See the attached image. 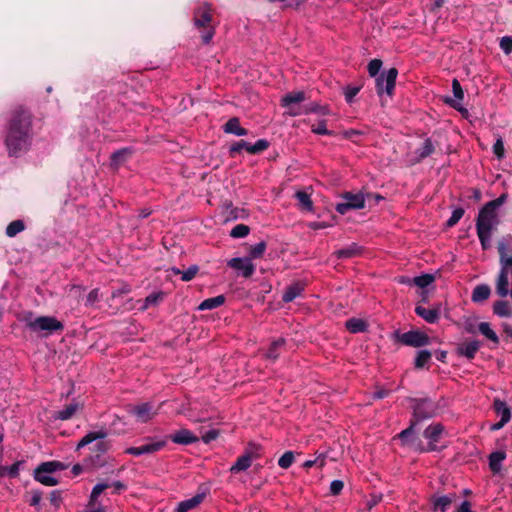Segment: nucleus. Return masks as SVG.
I'll list each match as a JSON object with an SVG mask.
<instances>
[{
    "instance_id": "57",
    "label": "nucleus",
    "mask_w": 512,
    "mask_h": 512,
    "mask_svg": "<svg viewBox=\"0 0 512 512\" xmlns=\"http://www.w3.org/2000/svg\"><path fill=\"white\" fill-rule=\"evenodd\" d=\"M493 153L498 159H502L505 156L504 143L501 138H498L493 145Z\"/></svg>"
},
{
    "instance_id": "36",
    "label": "nucleus",
    "mask_w": 512,
    "mask_h": 512,
    "mask_svg": "<svg viewBox=\"0 0 512 512\" xmlns=\"http://www.w3.org/2000/svg\"><path fill=\"white\" fill-rule=\"evenodd\" d=\"M494 410L498 415H500V417H501L500 420H502L503 422H506V423H508L510 421L511 411L505 402H503L499 399H496L494 401Z\"/></svg>"
},
{
    "instance_id": "5",
    "label": "nucleus",
    "mask_w": 512,
    "mask_h": 512,
    "mask_svg": "<svg viewBox=\"0 0 512 512\" xmlns=\"http://www.w3.org/2000/svg\"><path fill=\"white\" fill-rule=\"evenodd\" d=\"M26 325L33 332L43 331L44 336L61 333L64 330V324L53 316H39Z\"/></svg>"
},
{
    "instance_id": "40",
    "label": "nucleus",
    "mask_w": 512,
    "mask_h": 512,
    "mask_svg": "<svg viewBox=\"0 0 512 512\" xmlns=\"http://www.w3.org/2000/svg\"><path fill=\"white\" fill-rule=\"evenodd\" d=\"M432 357V353L429 350H420L417 352L416 358L414 360V367L416 369L425 368Z\"/></svg>"
},
{
    "instance_id": "45",
    "label": "nucleus",
    "mask_w": 512,
    "mask_h": 512,
    "mask_svg": "<svg viewBox=\"0 0 512 512\" xmlns=\"http://www.w3.org/2000/svg\"><path fill=\"white\" fill-rule=\"evenodd\" d=\"M25 229V224L22 220H14L6 227V235L8 237H15L18 233Z\"/></svg>"
},
{
    "instance_id": "37",
    "label": "nucleus",
    "mask_w": 512,
    "mask_h": 512,
    "mask_svg": "<svg viewBox=\"0 0 512 512\" xmlns=\"http://www.w3.org/2000/svg\"><path fill=\"white\" fill-rule=\"evenodd\" d=\"M295 198L299 202L300 209L303 211H312L313 202L311 200V196L305 191H297L295 193Z\"/></svg>"
},
{
    "instance_id": "38",
    "label": "nucleus",
    "mask_w": 512,
    "mask_h": 512,
    "mask_svg": "<svg viewBox=\"0 0 512 512\" xmlns=\"http://www.w3.org/2000/svg\"><path fill=\"white\" fill-rule=\"evenodd\" d=\"M66 469V465L59 461H47L38 466V472H47L48 474Z\"/></svg>"
},
{
    "instance_id": "34",
    "label": "nucleus",
    "mask_w": 512,
    "mask_h": 512,
    "mask_svg": "<svg viewBox=\"0 0 512 512\" xmlns=\"http://www.w3.org/2000/svg\"><path fill=\"white\" fill-rule=\"evenodd\" d=\"M252 460L248 455L244 454L239 456L236 462L231 466V473H239L242 471H246L251 466Z\"/></svg>"
},
{
    "instance_id": "6",
    "label": "nucleus",
    "mask_w": 512,
    "mask_h": 512,
    "mask_svg": "<svg viewBox=\"0 0 512 512\" xmlns=\"http://www.w3.org/2000/svg\"><path fill=\"white\" fill-rule=\"evenodd\" d=\"M398 70L395 67L382 72L375 78L376 93L381 97L384 93L392 97L395 90Z\"/></svg>"
},
{
    "instance_id": "32",
    "label": "nucleus",
    "mask_w": 512,
    "mask_h": 512,
    "mask_svg": "<svg viewBox=\"0 0 512 512\" xmlns=\"http://www.w3.org/2000/svg\"><path fill=\"white\" fill-rule=\"evenodd\" d=\"M345 327L350 333H361L367 330L368 324L366 321L359 318H350L346 321Z\"/></svg>"
},
{
    "instance_id": "56",
    "label": "nucleus",
    "mask_w": 512,
    "mask_h": 512,
    "mask_svg": "<svg viewBox=\"0 0 512 512\" xmlns=\"http://www.w3.org/2000/svg\"><path fill=\"white\" fill-rule=\"evenodd\" d=\"M311 130L318 135H332V131L326 127V120L320 121L317 125H312Z\"/></svg>"
},
{
    "instance_id": "33",
    "label": "nucleus",
    "mask_w": 512,
    "mask_h": 512,
    "mask_svg": "<svg viewBox=\"0 0 512 512\" xmlns=\"http://www.w3.org/2000/svg\"><path fill=\"white\" fill-rule=\"evenodd\" d=\"M493 313L499 317H511L512 309L508 301L498 300L493 304Z\"/></svg>"
},
{
    "instance_id": "42",
    "label": "nucleus",
    "mask_w": 512,
    "mask_h": 512,
    "mask_svg": "<svg viewBox=\"0 0 512 512\" xmlns=\"http://www.w3.org/2000/svg\"><path fill=\"white\" fill-rule=\"evenodd\" d=\"M267 248V244L265 241H260L259 243L250 246L248 250V255L251 260L262 258Z\"/></svg>"
},
{
    "instance_id": "50",
    "label": "nucleus",
    "mask_w": 512,
    "mask_h": 512,
    "mask_svg": "<svg viewBox=\"0 0 512 512\" xmlns=\"http://www.w3.org/2000/svg\"><path fill=\"white\" fill-rule=\"evenodd\" d=\"M464 213H465V210L462 207L455 208L452 211V215L450 216V218L446 221L445 226L447 228L454 227L460 221V219L463 217Z\"/></svg>"
},
{
    "instance_id": "61",
    "label": "nucleus",
    "mask_w": 512,
    "mask_h": 512,
    "mask_svg": "<svg viewBox=\"0 0 512 512\" xmlns=\"http://www.w3.org/2000/svg\"><path fill=\"white\" fill-rule=\"evenodd\" d=\"M507 197H508V195L506 193H503L498 198L487 202V204L494 210H497L500 206H502L506 202Z\"/></svg>"
},
{
    "instance_id": "3",
    "label": "nucleus",
    "mask_w": 512,
    "mask_h": 512,
    "mask_svg": "<svg viewBox=\"0 0 512 512\" xmlns=\"http://www.w3.org/2000/svg\"><path fill=\"white\" fill-rule=\"evenodd\" d=\"M497 212L487 203L479 210L476 218L477 235L483 250L491 247V237L497 225Z\"/></svg>"
},
{
    "instance_id": "11",
    "label": "nucleus",
    "mask_w": 512,
    "mask_h": 512,
    "mask_svg": "<svg viewBox=\"0 0 512 512\" xmlns=\"http://www.w3.org/2000/svg\"><path fill=\"white\" fill-rule=\"evenodd\" d=\"M445 432V426L442 423H432L423 431V437L428 440L427 444L431 445L434 452H441L447 446L439 445V442Z\"/></svg>"
},
{
    "instance_id": "21",
    "label": "nucleus",
    "mask_w": 512,
    "mask_h": 512,
    "mask_svg": "<svg viewBox=\"0 0 512 512\" xmlns=\"http://www.w3.org/2000/svg\"><path fill=\"white\" fill-rule=\"evenodd\" d=\"M415 313L430 324L437 323L440 319V309L438 307L427 309L421 305H417L415 307Z\"/></svg>"
},
{
    "instance_id": "18",
    "label": "nucleus",
    "mask_w": 512,
    "mask_h": 512,
    "mask_svg": "<svg viewBox=\"0 0 512 512\" xmlns=\"http://www.w3.org/2000/svg\"><path fill=\"white\" fill-rule=\"evenodd\" d=\"M457 495L455 493H449L447 495L442 496H433L431 498L432 503V511L437 512H446L450 505L456 501Z\"/></svg>"
},
{
    "instance_id": "23",
    "label": "nucleus",
    "mask_w": 512,
    "mask_h": 512,
    "mask_svg": "<svg viewBox=\"0 0 512 512\" xmlns=\"http://www.w3.org/2000/svg\"><path fill=\"white\" fill-rule=\"evenodd\" d=\"M225 133L233 134L236 136H245L248 130L240 126V120L237 117L230 118L223 126Z\"/></svg>"
},
{
    "instance_id": "31",
    "label": "nucleus",
    "mask_w": 512,
    "mask_h": 512,
    "mask_svg": "<svg viewBox=\"0 0 512 512\" xmlns=\"http://www.w3.org/2000/svg\"><path fill=\"white\" fill-rule=\"evenodd\" d=\"M506 452L499 450L492 452L489 455V467L493 473H498L501 470V462L505 460Z\"/></svg>"
},
{
    "instance_id": "30",
    "label": "nucleus",
    "mask_w": 512,
    "mask_h": 512,
    "mask_svg": "<svg viewBox=\"0 0 512 512\" xmlns=\"http://www.w3.org/2000/svg\"><path fill=\"white\" fill-rule=\"evenodd\" d=\"M491 289L487 284L477 285L471 295V299L474 303H481L489 298Z\"/></svg>"
},
{
    "instance_id": "35",
    "label": "nucleus",
    "mask_w": 512,
    "mask_h": 512,
    "mask_svg": "<svg viewBox=\"0 0 512 512\" xmlns=\"http://www.w3.org/2000/svg\"><path fill=\"white\" fill-rule=\"evenodd\" d=\"M225 302V296L224 295H218L216 297L205 299L201 302L198 309L199 310H212L215 309Z\"/></svg>"
},
{
    "instance_id": "7",
    "label": "nucleus",
    "mask_w": 512,
    "mask_h": 512,
    "mask_svg": "<svg viewBox=\"0 0 512 512\" xmlns=\"http://www.w3.org/2000/svg\"><path fill=\"white\" fill-rule=\"evenodd\" d=\"M500 270L496 279V293L504 298L509 294V276H512V258L499 261Z\"/></svg>"
},
{
    "instance_id": "17",
    "label": "nucleus",
    "mask_w": 512,
    "mask_h": 512,
    "mask_svg": "<svg viewBox=\"0 0 512 512\" xmlns=\"http://www.w3.org/2000/svg\"><path fill=\"white\" fill-rule=\"evenodd\" d=\"M165 439L180 445H190L199 440V438L188 429H180L174 434L167 436Z\"/></svg>"
},
{
    "instance_id": "26",
    "label": "nucleus",
    "mask_w": 512,
    "mask_h": 512,
    "mask_svg": "<svg viewBox=\"0 0 512 512\" xmlns=\"http://www.w3.org/2000/svg\"><path fill=\"white\" fill-rule=\"evenodd\" d=\"M362 253V247L356 243L337 250L334 254L338 259H350L359 256Z\"/></svg>"
},
{
    "instance_id": "54",
    "label": "nucleus",
    "mask_w": 512,
    "mask_h": 512,
    "mask_svg": "<svg viewBox=\"0 0 512 512\" xmlns=\"http://www.w3.org/2000/svg\"><path fill=\"white\" fill-rule=\"evenodd\" d=\"M361 88H362V85H358V86L348 85V86H346L344 88V95H345L346 102L347 103H352L353 100H354V97L359 93Z\"/></svg>"
},
{
    "instance_id": "48",
    "label": "nucleus",
    "mask_w": 512,
    "mask_h": 512,
    "mask_svg": "<svg viewBox=\"0 0 512 512\" xmlns=\"http://www.w3.org/2000/svg\"><path fill=\"white\" fill-rule=\"evenodd\" d=\"M262 447L259 444H256L254 442H249L244 454L248 455L249 458L253 461L254 459H259L262 456L261 453Z\"/></svg>"
},
{
    "instance_id": "15",
    "label": "nucleus",
    "mask_w": 512,
    "mask_h": 512,
    "mask_svg": "<svg viewBox=\"0 0 512 512\" xmlns=\"http://www.w3.org/2000/svg\"><path fill=\"white\" fill-rule=\"evenodd\" d=\"M212 21L211 6L204 4L194 11V24L198 28L209 27Z\"/></svg>"
},
{
    "instance_id": "41",
    "label": "nucleus",
    "mask_w": 512,
    "mask_h": 512,
    "mask_svg": "<svg viewBox=\"0 0 512 512\" xmlns=\"http://www.w3.org/2000/svg\"><path fill=\"white\" fill-rule=\"evenodd\" d=\"M23 461H16L11 466H0V476L7 475L10 478H17L19 476L20 466Z\"/></svg>"
},
{
    "instance_id": "62",
    "label": "nucleus",
    "mask_w": 512,
    "mask_h": 512,
    "mask_svg": "<svg viewBox=\"0 0 512 512\" xmlns=\"http://www.w3.org/2000/svg\"><path fill=\"white\" fill-rule=\"evenodd\" d=\"M219 436V431L216 430V429H211L209 431H207L203 436H202V440L204 443L208 444L210 443L211 441L217 439Z\"/></svg>"
},
{
    "instance_id": "27",
    "label": "nucleus",
    "mask_w": 512,
    "mask_h": 512,
    "mask_svg": "<svg viewBox=\"0 0 512 512\" xmlns=\"http://www.w3.org/2000/svg\"><path fill=\"white\" fill-rule=\"evenodd\" d=\"M146 440L151 442L141 445L142 455L153 454L160 451L167 445V439L154 440V438L148 437Z\"/></svg>"
},
{
    "instance_id": "58",
    "label": "nucleus",
    "mask_w": 512,
    "mask_h": 512,
    "mask_svg": "<svg viewBox=\"0 0 512 512\" xmlns=\"http://www.w3.org/2000/svg\"><path fill=\"white\" fill-rule=\"evenodd\" d=\"M501 50L505 54H510L512 52V37L510 36H504L500 39L499 44Z\"/></svg>"
},
{
    "instance_id": "14",
    "label": "nucleus",
    "mask_w": 512,
    "mask_h": 512,
    "mask_svg": "<svg viewBox=\"0 0 512 512\" xmlns=\"http://www.w3.org/2000/svg\"><path fill=\"white\" fill-rule=\"evenodd\" d=\"M227 265L235 270L241 271L242 276L245 278H250L255 271L254 264L252 263L251 259L247 257L232 258L227 262Z\"/></svg>"
},
{
    "instance_id": "53",
    "label": "nucleus",
    "mask_w": 512,
    "mask_h": 512,
    "mask_svg": "<svg viewBox=\"0 0 512 512\" xmlns=\"http://www.w3.org/2000/svg\"><path fill=\"white\" fill-rule=\"evenodd\" d=\"M383 65L382 60L380 59H372L367 66L368 73L370 77H376L380 75V69Z\"/></svg>"
},
{
    "instance_id": "20",
    "label": "nucleus",
    "mask_w": 512,
    "mask_h": 512,
    "mask_svg": "<svg viewBox=\"0 0 512 512\" xmlns=\"http://www.w3.org/2000/svg\"><path fill=\"white\" fill-rule=\"evenodd\" d=\"M305 283L302 281H296L285 288L282 295V301L285 303L292 302L297 297L301 296L305 290Z\"/></svg>"
},
{
    "instance_id": "8",
    "label": "nucleus",
    "mask_w": 512,
    "mask_h": 512,
    "mask_svg": "<svg viewBox=\"0 0 512 512\" xmlns=\"http://www.w3.org/2000/svg\"><path fill=\"white\" fill-rule=\"evenodd\" d=\"M394 337L396 341L402 343L405 346L410 347H423L430 344V337L419 330H410L405 333L395 332Z\"/></svg>"
},
{
    "instance_id": "4",
    "label": "nucleus",
    "mask_w": 512,
    "mask_h": 512,
    "mask_svg": "<svg viewBox=\"0 0 512 512\" xmlns=\"http://www.w3.org/2000/svg\"><path fill=\"white\" fill-rule=\"evenodd\" d=\"M372 193L363 192H344L341 194L342 201L337 203L335 210L344 215L350 210H359L365 208V203L370 202Z\"/></svg>"
},
{
    "instance_id": "63",
    "label": "nucleus",
    "mask_w": 512,
    "mask_h": 512,
    "mask_svg": "<svg viewBox=\"0 0 512 512\" xmlns=\"http://www.w3.org/2000/svg\"><path fill=\"white\" fill-rule=\"evenodd\" d=\"M31 499L29 500V504L31 506H37L42 499V492L40 490L31 491Z\"/></svg>"
},
{
    "instance_id": "13",
    "label": "nucleus",
    "mask_w": 512,
    "mask_h": 512,
    "mask_svg": "<svg viewBox=\"0 0 512 512\" xmlns=\"http://www.w3.org/2000/svg\"><path fill=\"white\" fill-rule=\"evenodd\" d=\"M128 412L133 415L137 421L146 423L156 414L153 411V406L149 402H145L139 405L131 406Z\"/></svg>"
},
{
    "instance_id": "59",
    "label": "nucleus",
    "mask_w": 512,
    "mask_h": 512,
    "mask_svg": "<svg viewBox=\"0 0 512 512\" xmlns=\"http://www.w3.org/2000/svg\"><path fill=\"white\" fill-rule=\"evenodd\" d=\"M344 488V482L342 480H333L330 484V494L339 495Z\"/></svg>"
},
{
    "instance_id": "2",
    "label": "nucleus",
    "mask_w": 512,
    "mask_h": 512,
    "mask_svg": "<svg viewBox=\"0 0 512 512\" xmlns=\"http://www.w3.org/2000/svg\"><path fill=\"white\" fill-rule=\"evenodd\" d=\"M413 414L409 426L398 433L394 439H399L401 445L412 444L415 439H411L415 432L417 424L423 420L431 419L437 414V404L429 397L412 398Z\"/></svg>"
},
{
    "instance_id": "9",
    "label": "nucleus",
    "mask_w": 512,
    "mask_h": 512,
    "mask_svg": "<svg viewBox=\"0 0 512 512\" xmlns=\"http://www.w3.org/2000/svg\"><path fill=\"white\" fill-rule=\"evenodd\" d=\"M270 146V142L266 139H259L255 144H250L245 140L234 142L229 148L230 157L234 158L242 150L247 151L249 154L256 155L265 151Z\"/></svg>"
},
{
    "instance_id": "55",
    "label": "nucleus",
    "mask_w": 512,
    "mask_h": 512,
    "mask_svg": "<svg viewBox=\"0 0 512 512\" xmlns=\"http://www.w3.org/2000/svg\"><path fill=\"white\" fill-rule=\"evenodd\" d=\"M303 114H309V113H321L325 114L324 107L320 106L316 102H311L307 105H304L302 108Z\"/></svg>"
},
{
    "instance_id": "28",
    "label": "nucleus",
    "mask_w": 512,
    "mask_h": 512,
    "mask_svg": "<svg viewBox=\"0 0 512 512\" xmlns=\"http://www.w3.org/2000/svg\"><path fill=\"white\" fill-rule=\"evenodd\" d=\"M434 151H435V147H434L432 140L430 138L425 139L423 144L421 145V147L417 148L415 151L416 162L419 163V162L423 161L425 158L432 155L434 153Z\"/></svg>"
},
{
    "instance_id": "39",
    "label": "nucleus",
    "mask_w": 512,
    "mask_h": 512,
    "mask_svg": "<svg viewBox=\"0 0 512 512\" xmlns=\"http://www.w3.org/2000/svg\"><path fill=\"white\" fill-rule=\"evenodd\" d=\"M478 331L494 344H499V337L494 330L491 329L490 324L481 322L478 324Z\"/></svg>"
},
{
    "instance_id": "29",
    "label": "nucleus",
    "mask_w": 512,
    "mask_h": 512,
    "mask_svg": "<svg viewBox=\"0 0 512 512\" xmlns=\"http://www.w3.org/2000/svg\"><path fill=\"white\" fill-rule=\"evenodd\" d=\"M107 436V431L101 429L99 431L89 432L87 433L77 444L76 449L80 450L81 448L91 444L96 440H102Z\"/></svg>"
},
{
    "instance_id": "44",
    "label": "nucleus",
    "mask_w": 512,
    "mask_h": 512,
    "mask_svg": "<svg viewBox=\"0 0 512 512\" xmlns=\"http://www.w3.org/2000/svg\"><path fill=\"white\" fill-rule=\"evenodd\" d=\"M410 438L415 440L412 444H408L407 446L412 447L416 452L420 454L434 452V447L428 444H424L421 440L418 439V437L415 436V433Z\"/></svg>"
},
{
    "instance_id": "64",
    "label": "nucleus",
    "mask_w": 512,
    "mask_h": 512,
    "mask_svg": "<svg viewBox=\"0 0 512 512\" xmlns=\"http://www.w3.org/2000/svg\"><path fill=\"white\" fill-rule=\"evenodd\" d=\"M110 487V484H107V483H98L96 484L93 489H92V494H93V497H99L101 495V493Z\"/></svg>"
},
{
    "instance_id": "47",
    "label": "nucleus",
    "mask_w": 512,
    "mask_h": 512,
    "mask_svg": "<svg viewBox=\"0 0 512 512\" xmlns=\"http://www.w3.org/2000/svg\"><path fill=\"white\" fill-rule=\"evenodd\" d=\"M435 280L434 275L432 274H422L420 276H416L412 278L413 285H416L420 288H426L430 284H432Z\"/></svg>"
},
{
    "instance_id": "51",
    "label": "nucleus",
    "mask_w": 512,
    "mask_h": 512,
    "mask_svg": "<svg viewBox=\"0 0 512 512\" xmlns=\"http://www.w3.org/2000/svg\"><path fill=\"white\" fill-rule=\"evenodd\" d=\"M250 232L249 226L245 224H238L232 228L230 231V236L233 238H243L246 237Z\"/></svg>"
},
{
    "instance_id": "43",
    "label": "nucleus",
    "mask_w": 512,
    "mask_h": 512,
    "mask_svg": "<svg viewBox=\"0 0 512 512\" xmlns=\"http://www.w3.org/2000/svg\"><path fill=\"white\" fill-rule=\"evenodd\" d=\"M497 251L499 255V261L505 258H512V246H510L505 239L498 241Z\"/></svg>"
},
{
    "instance_id": "16",
    "label": "nucleus",
    "mask_w": 512,
    "mask_h": 512,
    "mask_svg": "<svg viewBox=\"0 0 512 512\" xmlns=\"http://www.w3.org/2000/svg\"><path fill=\"white\" fill-rule=\"evenodd\" d=\"M480 347L481 342L479 340L464 341L457 346L456 353L458 356H464L468 360H472Z\"/></svg>"
},
{
    "instance_id": "60",
    "label": "nucleus",
    "mask_w": 512,
    "mask_h": 512,
    "mask_svg": "<svg viewBox=\"0 0 512 512\" xmlns=\"http://www.w3.org/2000/svg\"><path fill=\"white\" fill-rule=\"evenodd\" d=\"M50 503L55 507L59 508L62 502L61 491L53 490L49 497Z\"/></svg>"
},
{
    "instance_id": "49",
    "label": "nucleus",
    "mask_w": 512,
    "mask_h": 512,
    "mask_svg": "<svg viewBox=\"0 0 512 512\" xmlns=\"http://www.w3.org/2000/svg\"><path fill=\"white\" fill-rule=\"evenodd\" d=\"M164 295L165 294L162 291L149 294L145 298V305H144L143 309H147L150 306L158 305L161 301H163Z\"/></svg>"
},
{
    "instance_id": "25",
    "label": "nucleus",
    "mask_w": 512,
    "mask_h": 512,
    "mask_svg": "<svg viewBox=\"0 0 512 512\" xmlns=\"http://www.w3.org/2000/svg\"><path fill=\"white\" fill-rule=\"evenodd\" d=\"M80 407L79 403L72 402L66 405L64 409L54 412L53 418L62 421L69 420L76 414Z\"/></svg>"
},
{
    "instance_id": "22",
    "label": "nucleus",
    "mask_w": 512,
    "mask_h": 512,
    "mask_svg": "<svg viewBox=\"0 0 512 512\" xmlns=\"http://www.w3.org/2000/svg\"><path fill=\"white\" fill-rule=\"evenodd\" d=\"M204 498H205L204 493L196 494L193 497H191L190 499L181 501L175 508L174 512H188L189 510L195 508L200 503H202Z\"/></svg>"
},
{
    "instance_id": "52",
    "label": "nucleus",
    "mask_w": 512,
    "mask_h": 512,
    "mask_svg": "<svg viewBox=\"0 0 512 512\" xmlns=\"http://www.w3.org/2000/svg\"><path fill=\"white\" fill-rule=\"evenodd\" d=\"M294 453L292 451H286L278 460V465L282 469H288L294 462Z\"/></svg>"
},
{
    "instance_id": "12",
    "label": "nucleus",
    "mask_w": 512,
    "mask_h": 512,
    "mask_svg": "<svg viewBox=\"0 0 512 512\" xmlns=\"http://www.w3.org/2000/svg\"><path fill=\"white\" fill-rule=\"evenodd\" d=\"M452 91H453L455 99H453L451 97H446L444 99V102L446 104H448L450 107L459 111L461 114L467 115L468 110L466 108L462 107L460 104V101L463 100V98H464V92H463L460 82L457 79H453V81H452Z\"/></svg>"
},
{
    "instance_id": "10",
    "label": "nucleus",
    "mask_w": 512,
    "mask_h": 512,
    "mask_svg": "<svg viewBox=\"0 0 512 512\" xmlns=\"http://www.w3.org/2000/svg\"><path fill=\"white\" fill-rule=\"evenodd\" d=\"M307 99L304 91H294L287 93L281 99V106L287 109V114L290 116H299L303 114L302 108L300 105L303 101Z\"/></svg>"
},
{
    "instance_id": "1",
    "label": "nucleus",
    "mask_w": 512,
    "mask_h": 512,
    "mask_svg": "<svg viewBox=\"0 0 512 512\" xmlns=\"http://www.w3.org/2000/svg\"><path fill=\"white\" fill-rule=\"evenodd\" d=\"M32 139V114L20 106L11 112L8 120L5 144L10 156L18 157L30 146Z\"/></svg>"
},
{
    "instance_id": "46",
    "label": "nucleus",
    "mask_w": 512,
    "mask_h": 512,
    "mask_svg": "<svg viewBox=\"0 0 512 512\" xmlns=\"http://www.w3.org/2000/svg\"><path fill=\"white\" fill-rule=\"evenodd\" d=\"M199 268L197 265H191L187 270L181 272L177 268H173L175 274H181V280L184 282L191 281L198 273Z\"/></svg>"
},
{
    "instance_id": "24",
    "label": "nucleus",
    "mask_w": 512,
    "mask_h": 512,
    "mask_svg": "<svg viewBox=\"0 0 512 512\" xmlns=\"http://www.w3.org/2000/svg\"><path fill=\"white\" fill-rule=\"evenodd\" d=\"M132 155V151L130 148H122L112 153L111 167L114 169H118L121 165H123L129 157Z\"/></svg>"
},
{
    "instance_id": "19",
    "label": "nucleus",
    "mask_w": 512,
    "mask_h": 512,
    "mask_svg": "<svg viewBox=\"0 0 512 512\" xmlns=\"http://www.w3.org/2000/svg\"><path fill=\"white\" fill-rule=\"evenodd\" d=\"M285 345L286 339L283 337L272 341L265 353V358L271 362H276L284 350Z\"/></svg>"
}]
</instances>
